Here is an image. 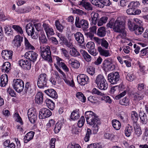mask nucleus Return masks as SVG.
I'll return each instance as SVG.
<instances>
[{"mask_svg": "<svg viewBox=\"0 0 148 148\" xmlns=\"http://www.w3.org/2000/svg\"><path fill=\"white\" fill-rule=\"evenodd\" d=\"M3 58L7 60L12 59L13 55V52L10 50H3L1 52Z\"/></svg>", "mask_w": 148, "mask_h": 148, "instance_id": "nucleus-20", "label": "nucleus"}, {"mask_svg": "<svg viewBox=\"0 0 148 148\" xmlns=\"http://www.w3.org/2000/svg\"><path fill=\"white\" fill-rule=\"evenodd\" d=\"M92 4L93 5L99 8H103L104 5L109 6L111 4L110 0H101L99 1L95 2V0H91Z\"/></svg>", "mask_w": 148, "mask_h": 148, "instance_id": "nucleus-15", "label": "nucleus"}, {"mask_svg": "<svg viewBox=\"0 0 148 148\" xmlns=\"http://www.w3.org/2000/svg\"><path fill=\"white\" fill-rule=\"evenodd\" d=\"M62 124L61 122L57 123L55 125L54 128V131L55 133H57L60 131Z\"/></svg>", "mask_w": 148, "mask_h": 148, "instance_id": "nucleus-43", "label": "nucleus"}, {"mask_svg": "<svg viewBox=\"0 0 148 148\" xmlns=\"http://www.w3.org/2000/svg\"><path fill=\"white\" fill-rule=\"evenodd\" d=\"M48 79L47 75L45 73L40 74L38 77L37 85L40 88L47 87Z\"/></svg>", "mask_w": 148, "mask_h": 148, "instance_id": "nucleus-5", "label": "nucleus"}, {"mask_svg": "<svg viewBox=\"0 0 148 148\" xmlns=\"http://www.w3.org/2000/svg\"><path fill=\"white\" fill-rule=\"evenodd\" d=\"M127 25L129 30L131 31H133L135 25H136L135 23H132L131 21L129 19L128 21Z\"/></svg>", "mask_w": 148, "mask_h": 148, "instance_id": "nucleus-54", "label": "nucleus"}, {"mask_svg": "<svg viewBox=\"0 0 148 148\" xmlns=\"http://www.w3.org/2000/svg\"><path fill=\"white\" fill-rule=\"evenodd\" d=\"M10 64L8 62H6L4 63L1 68L2 71L4 72L8 73L10 70Z\"/></svg>", "mask_w": 148, "mask_h": 148, "instance_id": "nucleus-30", "label": "nucleus"}, {"mask_svg": "<svg viewBox=\"0 0 148 148\" xmlns=\"http://www.w3.org/2000/svg\"><path fill=\"white\" fill-rule=\"evenodd\" d=\"M25 39V45L26 48L28 50H34L35 49L34 47L29 42L28 40L26 38Z\"/></svg>", "mask_w": 148, "mask_h": 148, "instance_id": "nucleus-42", "label": "nucleus"}, {"mask_svg": "<svg viewBox=\"0 0 148 148\" xmlns=\"http://www.w3.org/2000/svg\"><path fill=\"white\" fill-rule=\"evenodd\" d=\"M24 92L26 93H31L32 91V89L30 83L27 82L26 83L24 89Z\"/></svg>", "mask_w": 148, "mask_h": 148, "instance_id": "nucleus-40", "label": "nucleus"}, {"mask_svg": "<svg viewBox=\"0 0 148 148\" xmlns=\"http://www.w3.org/2000/svg\"><path fill=\"white\" fill-rule=\"evenodd\" d=\"M85 115L88 124L90 125L100 124L98 116H96L91 111L86 112Z\"/></svg>", "mask_w": 148, "mask_h": 148, "instance_id": "nucleus-2", "label": "nucleus"}, {"mask_svg": "<svg viewBox=\"0 0 148 148\" xmlns=\"http://www.w3.org/2000/svg\"><path fill=\"white\" fill-rule=\"evenodd\" d=\"M102 146L100 144L95 143L92 144L88 145L87 148H102Z\"/></svg>", "mask_w": 148, "mask_h": 148, "instance_id": "nucleus-57", "label": "nucleus"}, {"mask_svg": "<svg viewBox=\"0 0 148 148\" xmlns=\"http://www.w3.org/2000/svg\"><path fill=\"white\" fill-rule=\"evenodd\" d=\"M98 50L101 56H104L106 57L109 56H110V53L108 50L104 49L100 47H98Z\"/></svg>", "mask_w": 148, "mask_h": 148, "instance_id": "nucleus-33", "label": "nucleus"}, {"mask_svg": "<svg viewBox=\"0 0 148 148\" xmlns=\"http://www.w3.org/2000/svg\"><path fill=\"white\" fill-rule=\"evenodd\" d=\"M133 131V128L132 126L128 125L126 127L125 130V134L127 137H129Z\"/></svg>", "mask_w": 148, "mask_h": 148, "instance_id": "nucleus-37", "label": "nucleus"}, {"mask_svg": "<svg viewBox=\"0 0 148 148\" xmlns=\"http://www.w3.org/2000/svg\"><path fill=\"white\" fill-rule=\"evenodd\" d=\"M63 79L65 83L71 87H73L74 86V83L73 81L72 80L71 81V82L69 80L66 78V75L63 77Z\"/></svg>", "mask_w": 148, "mask_h": 148, "instance_id": "nucleus-50", "label": "nucleus"}, {"mask_svg": "<svg viewBox=\"0 0 148 148\" xmlns=\"http://www.w3.org/2000/svg\"><path fill=\"white\" fill-rule=\"evenodd\" d=\"M92 18V21L93 24L94 25L97 23V21L99 16V14L98 13L92 12L91 13Z\"/></svg>", "mask_w": 148, "mask_h": 148, "instance_id": "nucleus-39", "label": "nucleus"}, {"mask_svg": "<svg viewBox=\"0 0 148 148\" xmlns=\"http://www.w3.org/2000/svg\"><path fill=\"white\" fill-rule=\"evenodd\" d=\"M76 96L79 100L83 102L86 101V98L82 93L81 92H78L77 93Z\"/></svg>", "mask_w": 148, "mask_h": 148, "instance_id": "nucleus-45", "label": "nucleus"}, {"mask_svg": "<svg viewBox=\"0 0 148 148\" xmlns=\"http://www.w3.org/2000/svg\"><path fill=\"white\" fill-rule=\"evenodd\" d=\"M147 114L144 113V111H141L139 113V115L141 121V122L142 123L146 124L147 121Z\"/></svg>", "mask_w": 148, "mask_h": 148, "instance_id": "nucleus-25", "label": "nucleus"}, {"mask_svg": "<svg viewBox=\"0 0 148 148\" xmlns=\"http://www.w3.org/2000/svg\"><path fill=\"white\" fill-rule=\"evenodd\" d=\"M135 89H132L131 94L133 100L134 101H139L143 99L144 95L141 92H135Z\"/></svg>", "mask_w": 148, "mask_h": 148, "instance_id": "nucleus-18", "label": "nucleus"}, {"mask_svg": "<svg viewBox=\"0 0 148 148\" xmlns=\"http://www.w3.org/2000/svg\"><path fill=\"white\" fill-rule=\"evenodd\" d=\"M107 19L108 18L106 17H103L101 18L98 21L97 25L99 26H102L106 23Z\"/></svg>", "mask_w": 148, "mask_h": 148, "instance_id": "nucleus-46", "label": "nucleus"}, {"mask_svg": "<svg viewBox=\"0 0 148 148\" xmlns=\"http://www.w3.org/2000/svg\"><path fill=\"white\" fill-rule=\"evenodd\" d=\"M85 120L84 116H82L78 122V126L79 127H81L84 124Z\"/></svg>", "mask_w": 148, "mask_h": 148, "instance_id": "nucleus-58", "label": "nucleus"}, {"mask_svg": "<svg viewBox=\"0 0 148 148\" xmlns=\"http://www.w3.org/2000/svg\"><path fill=\"white\" fill-rule=\"evenodd\" d=\"M12 27L19 34H22L23 33L22 28L18 25H14L12 26Z\"/></svg>", "mask_w": 148, "mask_h": 148, "instance_id": "nucleus-53", "label": "nucleus"}, {"mask_svg": "<svg viewBox=\"0 0 148 148\" xmlns=\"http://www.w3.org/2000/svg\"><path fill=\"white\" fill-rule=\"evenodd\" d=\"M76 40L78 43L82 44L84 42V38L83 35L80 32H77L74 34Z\"/></svg>", "mask_w": 148, "mask_h": 148, "instance_id": "nucleus-24", "label": "nucleus"}, {"mask_svg": "<svg viewBox=\"0 0 148 148\" xmlns=\"http://www.w3.org/2000/svg\"><path fill=\"white\" fill-rule=\"evenodd\" d=\"M102 68L106 71L113 70L114 68V66L113 65L111 62L108 60H105L102 64Z\"/></svg>", "mask_w": 148, "mask_h": 148, "instance_id": "nucleus-17", "label": "nucleus"}, {"mask_svg": "<svg viewBox=\"0 0 148 148\" xmlns=\"http://www.w3.org/2000/svg\"><path fill=\"white\" fill-rule=\"evenodd\" d=\"M77 79L78 83L81 86H84L89 82V78L84 74L78 75L77 77Z\"/></svg>", "mask_w": 148, "mask_h": 148, "instance_id": "nucleus-12", "label": "nucleus"}, {"mask_svg": "<svg viewBox=\"0 0 148 148\" xmlns=\"http://www.w3.org/2000/svg\"><path fill=\"white\" fill-rule=\"evenodd\" d=\"M5 33L8 34H11L12 33V31L10 27L9 26H6L4 27Z\"/></svg>", "mask_w": 148, "mask_h": 148, "instance_id": "nucleus-61", "label": "nucleus"}, {"mask_svg": "<svg viewBox=\"0 0 148 148\" xmlns=\"http://www.w3.org/2000/svg\"><path fill=\"white\" fill-rule=\"evenodd\" d=\"M125 23L120 18H117L114 22L113 30L115 32L119 33L120 34L116 37L117 38H125L127 34L125 29Z\"/></svg>", "mask_w": 148, "mask_h": 148, "instance_id": "nucleus-1", "label": "nucleus"}, {"mask_svg": "<svg viewBox=\"0 0 148 148\" xmlns=\"http://www.w3.org/2000/svg\"><path fill=\"white\" fill-rule=\"evenodd\" d=\"M139 3L138 1H132L128 5V7L133 9H135L138 5Z\"/></svg>", "mask_w": 148, "mask_h": 148, "instance_id": "nucleus-52", "label": "nucleus"}, {"mask_svg": "<svg viewBox=\"0 0 148 148\" xmlns=\"http://www.w3.org/2000/svg\"><path fill=\"white\" fill-rule=\"evenodd\" d=\"M41 56L44 60L49 62H52L51 56V51L50 47L47 46L45 47H41Z\"/></svg>", "mask_w": 148, "mask_h": 148, "instance_id": "nucleus-4", "label": "nucleus"}, {"mask_svg": "<svg viewBox=\"0 0 148 148\" xmlns=\"http://www.w3.org/2000/svg\"><path fill=\"white\" fill-rule=\"evenodd\" d=\"M135 77L134 74L132 73H129L126 75V79L132 82L135 79Z\"/></svg>", "mask_w": 148, "mask_h": 148, "instance_id": "nucleus-51", "label": "nucleus"}, {"mask_svg": "<svg viewBox=\"0 0 148 148\" xmlns=\"http://www.w3.org/2000/svg\"><path fill=\"white\" fill-rule=\"evenodd\" d=\"M79 117L78 112L76 110L73 111L71 113V118L73 120L77 119Z\"/></svg>", "mask_w": 148, "mask_h": 148, "instance_id": "nucleus-41", "label": "nucleus"}, {"mask_svg": "<svg viewBox=\"0 0 148 148\" xmlns=\"http://www.w3.org/2000/svg\"><path fill=\"white\" fill-rule=\"evenodd\" d=\"M42 26L47 37L54 34L55 33L53 29L48 24L44 23L43 24Z\"/></svg>", "mask_w": 148, "mask_h": 148, "instance_id": "nucleus-19", "label": "nucleus"}, {"mask_svg": "<svg viewBox=\"0 0 148 148\" xmlns=\"http://www.w3.org/2000/svg\"><path fill=\"white\" fill-rule=\"evenodd\" d=\"M101 43V46L107 49L108 48L109 44L107 41L104 38H102V40Z\"/></svg>", "mask_w": 148, "mask_h": 148, "instance_id": "nucleus-60", "label": "nucleus"}, {"mask_svg": "<svg viewBox=\"0 0 148 148\" xmlns=\"http://www.w3.org/2000/svg\"><path fill=\"white\" fill-rule=\"evenodd\" d=\"M80 52L86 61L89 62L91 61V56L86 51L84 50H80Z\"/></svg>", "mask_w": 148, "mask_h": 148, "instance_id": "nucleus-32", "label": "nucleus"}, {"mask_svg": "<svg viewBox=\"0 0 148 148\" xmlns=\"http://www.w3.org/2000/svg\"><path fill=\"white\" fill-rule=\"evenodd\" d=\"M27 115L28 119L31 123H34L35 122L37 119V114L36 110L32 108L29 109L27 112Z\"/></svg>", "mask_w": 148, "mask_h": 148, "instance_id": "nucleus-10", "label": "nucleus"}, {"mask_svg": "<svg viewBox=\"0 0 148 148\" xmlns=\"http://www.w3.org/2000/svg\"><path fill=\"white\" fill-rule=\"evenodd\" d=\"M58 36L60 38V41H62L60 42V44L63 43L65 45V43H66L67 40L64 36H62L61 34H59Z\"/></svg>", "mask_w": 148, "mask_h": 148, "instance_id": "nucleus-63", "label": "nucleus"}, {"mask_svg": "<svg viewBox=\"0 0 148 148\" xmlns=\"http://www.w3.org/2000/svg\"><path fill=\"white\" fill-rule=\"evenodd\" d=\"M19 65L23 69L29 70L31 67V62L28 60L21 59L18 61Z\"/></svg>", "mask_w": 148, "mask_h": 148, "instance_id": "nucleus-13", "label": "nucleus"}, {"mask_svg": "<svg viewBox=\"0 0 148 148\" xmlns=\"http://www.w3.org/2000/svg\"><path fill=\"white\" fill-rule=\"evenodd\" d=\"M119 78V73L117 72L110 73L108 75V79L109 82L112 84H117Z\"/></svg>", "mask_w": 148, "mask_h": 148, "instance_id": "nucleus-8", "label": "nucleus"}, {"mask_svg": "<svg viewBox=\"0 0 148 148\" xmlns=\"http://www.w3.org/2000/svg\"><path fill=\"white\" fill-rule=\"evenodd\" d=\"M23 38L19 35L15 36L13 40L12 43L14 46L18 47L21 46Z\"/></svg>", "mask_w": 148, "mask_h": 148, "instance_id": "nucleus-21", "label": "nucleus"}, {"mask_svg": "<svg viewBox=\"0 0 148 148\" xmlns=\"http://www.w3.org/2000/svg\"><path fill=\"white\" fill-rule=\"evenodd\" d=\"M26 31L29 36H30L32 38L36 39L38 38V35L36 33L32 23H29L27 24L26 27Z\"/></svg>", "mask_w": 148, "mask_h": 148, "instance_id": "nucleus-7", "label": "nucleus"}, {"mask_svg": "<svg viewBox=\"0 0 148 148\" xmlns=\"http://www.w3.org/2000/svg\"><path fill=\"white\" fill-rule=\"evenodd\" d=\"M121 87L122 86L121 85L114 86L111 88L110 92L111 94H114L117 90H120Z\"/></svg>", "mask_w": 148, "mask_h": 148, "instance_id": "nucleus-49", "label": "nucleus"}, {"mask_svg": "<svg viewBox=\"0 0 148 148\" xmlns=\"http://www.w3.org/2000/svg\"><path fill=\"white\" fill-rule=\"evenodd\" d=\"M61 53L62 55L67 59H69V56L68 51L65 48H62L61 49Z\"/></svg>", "mask_w": 148, "mask_h": 148, "instance_id": "nucleus-62", "label": "nucleus"}, {"mask_svg": "<svg viewBox=\"0 0 148 148\" xmlns=\"http://www.w3.org/2000/svg\"><path fill=\"white\" fill-rule=\"evenodd\" d=\"M38 54L36 52L33 51H28L25 54L24 57L34 62L37 60Z\"/></svg>", "mask_w": 148, "mask_h": 148, "instance_id": "nucleus-11", "label": "nucleus"}, {"mask_svg": "<svg viewBox=\"0 0 148 148\" xmlns=\"http://www.w3.org/2000/svg\"><path fill=\"white\" fill-rule=\"evenodd\" d=\"M75 26L78 28L86 29L88 28V24L87 20L82 19L79 20L78 17H76L75 23Z\"/></svg>", "mask_w": 148, "mask_h": 148, "instance_id": "nucleus-9", "label": "nucleus"}, {"mask_svg": "<svg viewBox=\"0 0 148 148\" xmlns=\"http://www.w3.org/2000/svg\"><path fill=\"white\" fill-rule=\"evenodd\" d=\"M91 134V130L90 129H88L87 132L84 138L85 141L87 142L89 141L90 135Z\"/></svg>", "mask_w": 148, "mask_h": 148, "instance_id": "nucleus-59", "label": "nucleus"}, {"mask_svg": "<svg viewBox=\"0 0 148 148\" xmlns=\"http://www.w3.org/2000/svg\"><path fill=\"white\" fill-rule=\"evenodd\" d=\"M68 62L69 64L71 65L72 67L74 68L77 69L80 66V63L79 62L73 59L72 58L69 60Z\"/></svg>", "mask_w": 148, "mask_h": 148, "instance_id": "nucleus-29", "label": "nucleus"}, {"mask_svg": "<svg viewBox=\"0 0 148 148\" xmlns=\"http://www.w3.org/2000/svg\"><path fill=\"white\" fill-rule=\"evenodd\" d=\"M129 99L126 97H125L123 99L120 100L119 103L120 104L127 106L129 105Z\"/></svg>", "mask_w": 148, "mask_h": 148, "instance_id": "nucleus-38", "label": "nucleus"}, {"mask_svg": "<svg viewBox=\"0 0 148 148\" xmlns=\"http://www.w3.org/2000/svg\"><path fill=\"white\" fill-rule=\"evenodd\" d=\"M8 81V78L7 75H2L1 77V82L0 86L1 87H4Z\"/></svg>", "mask_w": 148, "mask_h": 148, "instance_id": "nucleus-35", "label": "nucleus"}, {"mask_svg": "<svg viewBox=\"0 0 148 148\" xmlns=\"http://www.w3.org/2000/svg\"><path fill=\"white\" fill-rule=\"evenodd\" d=\"M134 33L136 35L141 34L144 31L143 27L140 26L138 24H136L134 27Z\"/></svg>", "mask_w": 148, "mask_h": 148, "instance_id": "nucleus-31", "label": "nucleus"}, {"mask_svg": "<svg viewBox=\"0 0 148 148\" xmlns=\"http://www.w3.org/2000/svg\"><path fill=\"white\" fill-rule=\"evenodd\" d=\"M95 83L98 88L100 90H105L108 88V84L104 76L102 75L99 74L97 76Z\"/></svg>", "mask_w": 148, "mask_h": 148, "instance_id": "nucleus-3", "label": "nucleus"}, {"mask_svg": "<svg viewBox=\"0 0 148 148\" xmlns=\"http://www.w3.org/2000/svg\"><path fill=\"white\" fill-rule=\"evenodd\" d=\"M86 47L88 51L95 48V44L92 42H88L86 45Z\"/></svg>", "mask_w": 148, "mask_h": 148, "instance_id": "nucleus-56", "label": "nucleus"}, {"mask_svg": "<svg viewBox=\"0 0 148 148\" xmlns=\"http://www.w3.org/2000/svg\"><path fill=\"white\" fill-rule=\"evenodd\" d=\"M45 102L48 108L51 110H53L55 107V104L52 101L49 99L45 100Z\"/></svg>", "mask_w": 148, "mask_h": 148, "instance_id": "nucleus-36", "label": "nucleus"}, {"mask_svg": "<svg viewBox=\"0 0 148 148\" xmlns=\"http://www.w3.org/2000/svg\"><path fill=\"white\" fill-rule=\"evenodd\" d=\"M70 55L72 56L76 57L80 55V53L74 47L72 48L70 51Z\"/></svg>", "mask_w": 148, "mask_h": 148, "instance_id": "nucleus-44", "label": "nucleus"}, {"mask_svg": "<svg viewBox=\"0 0 148 148\" xmlns=\"http://www.w3.org/2000/svg\"><path fill=\"white\" fill-rule=\"evenodd\" d=\"M56 60H57V63L60 66H61L64 71L66 72H68L69 71V69L67 66L64 62H62L63 61L62 59L58 56H56Z\"/></svg>", "mask_w": 148, "mask_h": 148, "instance_id": "nucleus-22", "label": "nucleus"}, {"mask_svg": "<svg viewBox=\"0 0 148 148\" xmlns=\"http://www.w3.org/2000/svg\"><path fill=\"white\" fill-rule=\"evenodd\" d=\"M34 132L30 131L26 134L24 138V142L27 143L31 140H32L34 137Z\"/></svg>", "mask_w": 148, "mask_h": 148, "instance_id": "nucleus-28", "label": "nucleus"}, {"mask_svg": "<svg viewBox=\"0 0 148 148\" xmlns=\"http://www.w3.org/2000/svg\"><path fill=\"white\" fill-rule=\"evenodd\" d=\"M39 39L40 42L43 43H47V39L45 34L42 33L39 36Z\"/></svg>", "mask_w": 148, "mask_h": 148, "instance_id": "nucleus-55", "label": "nucleus"}, {"mask_svg": "<svg viewBox=\"0 0 148 148\" xmlns=\"http://www.w3.org/2000/svg\"><path fill=\"white\" fill-rule=\"evenodd\" d=\"M131 118L134 122H136L138 118V115L135 111H132L131 112Z\"/></svg>", "mask_w": 148, "mask_h": 148, "instance_id": "nucleus-47", "label": "nucleus"}, {"mask_svg": "<svg viewBox=\"0 0 148 148\" xmlns=\"http://www.w3.org/2000/svg\"><path fill=\"white\" fill-rule=\"evenodd\" d=\"M52 114L51 111L47 108H43L40 110L39 113V118L43 119L50 116Z\"/></svg>", "mask_w": 148, "mask_h": 148, "instance_id": "nucleus-14", "label": "nucleus"}, {"mask_svg": "<svg viewBox=\"0 0 148 148\" xmlns=\"http://www.w3.org/2000/svg\"><path fill=\"white\" fill-rule=\"evenodd\" d=\"M101 99L102 100L104 101L106 103H109L112 102L110 98L108 96H104L101 98Z\"/></svg>", "mask_w": 148, "mask_h": 148, "instance_id": "nucleus-64", "label": "nucleus"}, {"mask_svg": "<svg viewBox=\"0 0 148 148\" xmlns=\"http://www.w3.org/2000/svg\"><path fill=\"white\" fill-rule=\"evenodd\" d=\"M112 124L113 127L116 130H118L121 127V123L119 121L116 119L112 121Z\"/></svg>", "mask_w": 148, "mask_h": 148, "instance_id": "nucleus-34", "label": "nucleus"}, {"mask_svg": "<svg viewBox=\"0 0 148 148\" xmlns=\"http://www.w3.org/2000/svg\"><path fill=\"white\" fill-rule=\"evenodd\" d=\"M44 92L48 96L52 98L55 99L57 98L58 95L56 91L53 89H48L45 90Z\"/></svg>", "mask_w": 148, "mask_h": 148, "instance_id": "nucleus-23", "label": "nucleus"}, {"mask_svg": "<svg viewBox=\"0 0 148 148\" xmlns=\"http://www.w3.org/2000/svg\"><path fill=\"white\" fill-rule=\"evenodd\" d=\"M79 5L84 8L87 11H92L93 9L92 5L89 2L87 1L86 0H82L79 1Z\"/></svg>", "mask_w": 148, "mask_h": 148, "instance_id": "nucleus-16", "label": "nucleus"}, {"mask_svg": "<svg viewBox=\"0 0 148 148\" xmlns=\"http://www.w3.org/2000/svg\"><path fill=\"white\" fill-rule=\"evenodd\" d=\"M55 25L57 29L60 32H62L64 29V27L60 23L59 21H56L55 22Z\"/></svg>", "mask_w": 148, "mask_h": 148, "instance_id": "nucleus-48", "label": "nucleus"}, {"mask_svg": "<svg viewBox=\"0 0 148 148\" xmlns=\"http://www.w3.org/2000/svg\"><path fill=\"white\" fill-rule=\"evenodd\" d=\"M106 32L105 27H101L98 29L97 34L100 37H103L106 36Z\"/></svg>", "mask_w": 148, "mask_h": 148, "instance_id": "nucleus-27", "label": "nucleus"}, {"mask_svg": "<svg viewBox=\"0 0 148 148\" xmlns=\"http://www.w3.org/2000/svg\"><path fill=\"white\" fill-rule=\"evenodd\" d=\"M13 82L12 87L16 92L20 93L23 90L24 84L22 80L15 78L13 80Z\"/></svg>", "mask_w": 148, "mask_h": 148, "instance_id": "nucleus-6", "label": "nucleus"}, {"mask_svg": "<svg viewBox=\"0 0 148 148\" xmlns=\"http://www.w3.org/2000/svg\"><path fill=\"white\" fill-rule=\"evenodd\" d=\"M43 96L42 92H38L35 96V101L38 104H41L43 101Z\"/></svg>", "mask_w": 148, "mask_h": 148, "instance_id": "nucleus-26", "label": "nucleus"}]
</instances>
